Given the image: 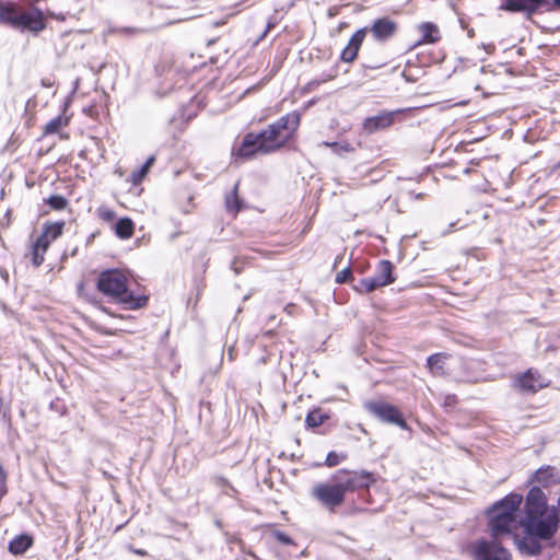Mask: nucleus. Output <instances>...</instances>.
<instances>
[{
  "mask_svg": "<svg viewBox=\"0 0 560 560\" xmlns=\"http://www.w3.org/2000/svg\"><path fill=\"white\" fill-rule=\"evenodd\" d=\"M365 30L361 28L352 35L348 46L341 52V59L343 61L352 62L357 58L359 48L365 37Z\"/></svg>",
  "mask_w": 560,
  "mask_h": 560,
  "instance_id": "16",
  "label": "nucleus"
},
{
  "mask_svg": "<svg viewBox=\"0 0 560 560\" xmlns=\"http://www.w3.org/2000/svg\"><path fill=\"white\" fill-rule=\"evenodd\" d=\"M525 516L545 515L547 511V501L545 493L537 487H533L526 498Z\"/></svg>",
  "mask_w": 560,
  "mask_h": 560,
  "instance_id": "12",
  "label": "nucleus"
},
{
  "mask_svg": "<svg viewBox=\"0 0 560 560\" xmlns=\"http://www.w3.org/2000/svg\"><path fill=\"white\" fill-rule=\"evenodd\" d=\"M558 506H559V511H560V497H559V500H558Z\"/></svg>",
  "mask_w": 560,
  "mask_h": 560,
  "instance_id": "45",
  "label": "nucleus"
},
{
  "mask_svg": "<svg viewBox=\"0 0 560 560\" xmlns=\"http://www.w3.org/2000/svg\"><path fill=\"white\" fill-rule=\"evenodd\" d=\"M556 7L560 9V0H550V10Z\"/></svg>",
  "mask_w": 560,
  "mask_h": 560,
  "instance_id": "39",
  "label": "nucleus"
},
{
  "mask_svg": "<svg viewBox=\"0 0 560 560\" xmlns=\"http://www.w3.org/2000/svg\"><path fill=\"white\" fill-rule=\"evenodd\" d=\"M97 288L102 293L124 304L127 310L141 308L148 301L147 296H135L128 290V277L117 269L103 271L98 277Z\"/></svg>",
  "mask_w": 560,
  "mask_h": 560,
  "instance_id": "3",
  "label": "nucleus"
},
{
  "mask_svg": "<svg viewBox=\"0 0 560 560\" xmlns=\"http://www.w3.org/2000/svg\"><path fill=\"white\" fill-rule=\"evenodd\" d=\"M0 476L3 477V470L1 467H0Z\"/></svg>",
  "mask_w": 560,
  "mask_h": 560,
  "instance_id": "44",
  "label": "nucleus"
},
{
  "mask_svg": "<svg viewBox=\"0 0 560 560\" xmlns=\"http://www.w3.org/2000/svg\"><path fill=\"white\" fill-rule=\"evenodd\" d=\"M539 539L534 535L525 534L523 538H516L515 544L522 555L536 556L541 551Z\"/></svg>",
  "mask_w": 560,
  "mask_h": 560,
  "instance_id": "14",
  "label": "nucleus"
},
{
  "mask_svg": "<svg viewBox=\"0 0 560 560\" xmlns=\"http://www.w3.org/2000/svg\"><path fill=\"white\" fill-rule=\"evenodd\" d=\"M441 38L439 27L430 22L422 23V45L436 43Z\"/></svg>",
  "mask_w": 560,
  "mask_h": 560,
  "instance_id": "21",
  "label": "nucleus"
},
{
  "mask_svg": "<svg viewBox=\"0 0 560 560\" xmlns=\"http://www.w3.org/2000/svg\"><path fill=\"white\" fill-rule=\"evenodd\" d=\"M520 524L525 534L534 535L540 539H549L557 532L558 516L556 512L545 515L525 516Z\"/></svg>",
  "mask_w": 560,
  "mask_h": 560,
  "instance_id": "6",
  "label": "nucleus"
},
{
  "mask_svg": "<svg viewBox=\"0 0 560 560\" xmlns=\"http://www.w3.org/2000/svg\"><path fill=\"white\" fill-rule=\"evenodd\" d=\"M523 501L522 495L512 493L501 501L497 502L489 511L490 516L498 517H516L520 505Z\"/></svg>",
  "mask_w": 560,
  "mask_h": 560,
  "instance_id": "9",
  "label": "nucleus"
},
{
  "mask_svg": "<svg viewBox=\"0 0 560 560\" xmlns=\"http://www.w3.org/2000/svg\"><path fill=\"white\" fill-rule=\"evenodd\" d=\"M392 273L393 265L388 260H382L374 276L380 279L381 284L387 285L394 281Z\"/></svg>",
  "mask_w": 560,
  "mask_h": 560,
  "instance_id": "22",
  "label": "nucleus"
},
{
  "mask_svg": "<svg viewBox=\"0 0 560 560\" xmlns=\"http://www.w3.org/2000/svg\"><path fill=\"white\" fill-rule=\"evenodd\" d=\"M291 305L285 306V311L291 312Z\"/></svg>",
  "mask_w": 560,
  "mask_h": 560,
  "instance_id": "41",
  "label": "nucleus"
},
{
  "mask_svg": "<svg viewBox=\"0 0 560 560\" xmlns=\"http://www.w3.org/2000/svg\"><path fill=\"white\" fill-rule=\"evenodd\" d=\"M276 537L282 544L289 545L292 542L291 538L284 533L278 532L276 534Z\"/></svg>",
  "mask_w": 560,
  "mask_h": 560,
  "instance_id": "36",
  "label": "nucleus"
},
{
  "mask_svg": "<svg viewBox=\"0 0 560 560\" xmlns=\"http://www.w3.org/2000/svg\"><path fill=\"white\" fill-rule=\"evenodd\" d=\"M63 226L65 222L45 224L43 233L37 237V240L49 247L50 244L62 234Z\"/></svg>",
  "mask_w": 560,
  "mask_h": 560,
  "instance_id": "17",
  "label": "nucleus"
},
{
  "mask_svg": "<svg viewBox=\"0 0 560 560\" xmlns=\"http://www.w3.org/2000/svg\"><path fill=\"white\" fill-rule=\"evenodd\" d=\"M225 207L226 210L233 213H236L241 209V201L237 197V184L234 186L233 191L231 195H228L225 197Z\"/></svg>",
  "mask_w": 560,
  "mask_h": 560,
  "instance_id": "27",
  "label": "nucleus"
},
{
  "mask_svg": "<svg viewBox=\"0 0 560 560\" xmlns=\"http://www.w3.org/2000/svg\"><path fill=\"white\" fill-rule=\"evenodd\" d=\"M291 305L285 306V311L291 312Z\"/></svg>",
  "mask_w": 560,
  "mask_h": 560,
  "instance_id": "42",
  "label": "nucleus"
},
{
  "mask_svg": "<svg viewBox=\"0 0 560 560\" xmlns=\"http://www.w3.org/2000/svg\"><path fill=\"white\" fill-rule=\"evenodd\" d=\"M323 145L331 148L335 152H339L340 150L349 152V151L353 150V148L348 143L339 144L338 142H326L325 141V142H323Z\"/></svg>",
  "mask_w": 560,
  "mask_h": 560,
  "instance_id": "32",
  "label": "nucleus"
},
{
  "mask_svg": "<svg viewBox=\"0 0 560 560\" xmlns=\"http://www.w3.org/2000/svg\"><path fill=\"white\" fill-rule=\"evenodd\" d=\"M396 31V25L387 19H380L373 24L371 32L376 39H387Z\"/></svg>",
  "mask_w": 560,
  "mask_h": 560,
  "instance_id": "18",
  "label": "nucleus"
},
{
  "mask_svg": "<svg viewBox=\"0 0 560 560\" xmlns=\"http://www.w3.org/2000/svg\"><path fill=\"white\" fill-rule=\"evenodd\" d=\"M534 481L539 486L547 488L560 482V474L555 467H541L535 472Z\"/></svg>",
  "mask_w": 560,
  "mask_h": 560,
  "instance_id": "15",
  "label": "nucleus"
},
{
  "mask_svg": "<svg viewBox=\"0 0 560 560\" xmlns=\"http://www.w3.org/2000/svg\"><path fill=\"white\" fill-rule=\"evenodd\" d=\"M478 73H482L483 72V68H480L477 70Z\"/></svg>",
  "mask_w": 560,
  "mask_h": 560,
  "instance_id": "43",
  "label": "nucleus"
},
{
  "mask_svg": "<svg viewBox=\"0 0 560 560\" xmlns=\"http://www.w3.org/2000/svg\"><path fill=\"white\" fill-rule=\"evenodd\" d=\"M501 9L532 15L541 9L550 10V0H503Z\"/></svg>",
  "mask_w": 560,
  "mask_h": 560,
  "instance_id": "8",
  "label": "nucleus"
},
{
  "mask_svg": "<svg viewBox=\"0 0 560 560\" xmlns=\"http://www.w3.org/2000/svg\"><path fill=\"white\" fill-rule=\"evenodd\" d=\"M48 248L47 245L36 240L31 244L28 253L25 254V258H30L33 266L38 268L44 262L45 254Z\"/></svg>",
  "mask_w": 560,
  "mask_h": 560,
  "instance_id": "19",
  "label": "nucleus"
},
{
  "mask_svg": "<svg viewBox=\"0 0 560 560\" xmlns=\"http://www.w3.org/2000/svg\"><path fill=\"white\" fill-rule=\"evenodd\" d=\"M154 161H155V158L153 155L150 156L139 171H136L131 174L132 184L138 185L141 183V180L148 174L150 167L153 165Z\"/></svg>",
  "mask_w": 560,
  "mask_h": 560,
  "instance_id": "26",
  "label": "nucleus"
},
{
  "mask_svg": "<svg viewBox=\"0 0 560 560\" xmlns=\"http://www.w3.org/2000/svg\"><path fill=\"white\" fill-rule=\"evenodd\" d=\"M0 24L15 30H27L35 34L46 27L44 14L39 9L21 10L12 1H0Z\"/></svg>",
  "mask_w": 560,
  "mask_h": 560,
  "instance_id": "4",
  "label": "nucleus"
},
{
  "mask_svg": "<svg viewBox=\"0 0 560 560\" xmlns=\"http://www.w3.org/2000/svg\"><path fill=\"white\" fill-rule=\"evenodd\" d=\"M368 284H369V282H368V280H366V278H365V279H362V280L360 281L359 285H358V287H355V289H357L359 292H361V293H369V292H371V290H368Z\"/></svg>",
  "mask_w": 560,
  "mask_h": 560,
  "instance_id": "35",
  "label": "nucleus"
},
{
  "mask_svg": "<svg viewBox=\"0 0 560 560\" xmlns=\"http://www.w3.org/2000/svg\"><path fill=\"white\" fill-rule=\"evenodd\" d=\"M32 545V539L26 535L15 537L9 545V551L13 555L24 553Z\"/></svg>",
  "mask_w": 560,
  "mask_h": 560,
  "instance_id": "23",
  "label": "nucleus"
},
{
  "mask_svg": "<svg viewBox=\"0 0 560 560\" xmlns=\"http://www.w3.org/2000/svg\"><path fill=\"white\" fill-rule=\"evenodd\" d=\"M366 280L369 282L368 290H371V292L377 288L384 287V284H381L380 279H377L375 276H373L371 278H366Z\"/></svg>",
  "mask_w": 560,
  "mask_h": 560,
  "instance_id": "34",
  "label": "nucleus"
},
{
  "mask_svg": "<svg viewBox=\"0 0 560 560\" xmlns=\"http://www.w3.org/2000/svg\"><path fill=\"white\" fill-rule=\"evenodd\" d=\"M448 357L445 353H435L428 358L427 365L433 375H443L446 372V361Z\"/></svg>",
  "mask_w": 560,
  "mask_h": 560,
  "instance_id": "20",
  "label": "nucleus"
},
{
  "mask_svg": "<svg viewBox=\"0 0 560 560\" xmlns=\"http://www.w3.org/2000/svg\"><path fill=\"white\" fill-rule=\"evenodd\" d=\"M456 400H457V399H456V396H455V395H447V396L445 397L444 405H445L446 407H452V406H454V405L456 404Z\"/></svg>",
  "mask_w": 560,
  "mask_h": 560,
  "instance_id": "37",
  "label": "nucleus"
},
{
  "mask_svg": "<svg viewBox=\"0 0 560 560\" xmlns=\"http://www.w3.org/2000/svg\"><path fill=\"white\" fill-rule=\"evenodd\" d=\"M115 231L119 238H130L133 234V223L128 218L119 219L115 225Z\"/></svg>",
  "mask_w": 560,
  "mask_h": 560,
  "instance_id": "24",
  "label": "nucleus"
},
{
  "mask_svg": "<svg viewBox=\"0 0 560 560\" xmlns=\"http://www.w3.org/2000/svg\"><path fill=\"white\" fill-rule=\"evenodd\" d=\"M328 417L319 410H313L306 416L305 422L310 428L319 427Z\"/></svg>",
  "mask_w": 560,
  "mask_h": 560,
  "instance_id": "28",
  "label": "nucleus"
},
{
  "mask_svg": "<svg viewBox=\"0 0 560 560\" xmlns=\"http://www.w3.org/2000/svg\"><path fill=\"white\" fill-rule=\"evenodd\" d=\"M300 122V114L292 112L270 124L258 135L248 133L238 148L236 155L248 159L255 153L267 154L281 149L293 137Z\"/></svg>",
  "mask_w": 560,
  "mask_h": 560,
  "instance_id": "1",
  "label": "nucleus"
},
{
  "mask_svg": "<svg viewBox=\"0 0 560 560\" xmlns=\"http://www.w3.org/2000/svg\"><path fill=\"white\" fill-rule=\"evenodd\" d=\"M48 205L56 210L65 209L67 206V200L62 196H51L48 199Z\"/></svg>",
  "mask_w": 560,
  "mask_h": 560,
  "instance_id": "30",
  "label": "nucleus"
},
{
  "mask_svg": "<svg viewBox=\"0 0 560 560\" xmlns=\"http://www.w3.org/2000/svg\"><path fill=\"white\" fill-rule=\"evenodd\" d=\"M513 386L521 393L527 394L538 392L542 387L547 386V383H545V380L540 374L529 369L514 378Z\"/></svg>",
  "mask_w": 560,
  "mask_h": 560,
  "instance_id": "11",
  "label": "nucleus"
},
{
  "mask_svg": "<svg viewBox=\"0 0 560 560\" xmlns=\"http://www.w3.org/2000/svg\"><path fill=\"white\" fill-rule=\"evenodd\" d=\"M69 124V119L61 115L48 121L44 128L46 135L57 133Z\"/></svg>",
  "mask_w": 560,
  "mask_h": 560,
  "instance_id": "25",
  "label": "nucleus"
},
{
  "mask_svg": "<svg viewBox=\"0 0 560 560\" xmlns=\"http://www.w3.org/2000/svg\"><path fill=\"white\" fill-rule=\"evenodd\" d=\"M402 109L382 112L376 116L368 117L364 119L362 127L366 133H374L390 127L397 116L402 114Z\"/></svg>",
  "mask_w": 560,
  "mask_h": 560,
  "instance_id": "10",
  "label": "nucleus"
},
{
  "mask_svg": "<svg viewBox=\"0 0 560 560\" xmlns=\"http://www.w3.org/2000/svg\"><path fill=\"white\" fill-rule=\"evenodd\" d=\"M474 89H475L476 91L480 90V85H479V83H476V84L474 85Z\"/></svg>",
  "mask_w": 560,
  "mask_h": 560,
  "instance_id": "40",
  "label": "nucleus"
},
{
  "mask_svg": "<svg viewBox=\"0 0 560 560\" xmlns=\"http://www.w3.org/2000/svg\"><path fill=\"white\" fill-rule=\"evenodd\" d=\"M465 551L472 560H511L510 551L504 548L500 539L478 538L468 542Z\"/></svg>",
  "mask_w": 560,
  "mask_h": 560,
  "instance_id": "5",
  "label": "nucleus"
},
{
  "mask_svg": "<svg viewBox=\"0 0 560 560\" xmlns=\"http://www.w3.org/2000/svg\"><path fill=\"white\" fill-rule=\"evenodd\" d=\"M369 481L370 475L366 472L349 474L347 471H339L332 482L316 485L312 490V494L323 505L334 510L343 503L347 491L366 487Z\"/></svg>",
  "mask_w": 560,
  "mask_h": 560,
  "instance_id": "2",
  "label": "nucleus"
},
{
  "mask_svg": "<svg viewBox=\"0 0 560 560\" xmlns=\"http://www.w3.org/2000/svg\"><path fill=\"white\" fill-rule=\"evenodd\" d=\"M366 408L371 413L385 422L398 424L402 428L406 425L398 409L385 401H369L366 402Z\"/></svg>",
  "mask_w": 560,
  "mask_h": 560,
  "instance_id": "7",
  "label": "nucleus"
},
{
  "mask_svg": "<svg viewBox=\"0 0 560 560\" xmlns=\"http://www.w3.org/2000/svg\"><path fill=\"white\" fill-rule=\"evenodd\" d=\"M345 458H346L345 455L337 454L336 452H329L326 457V464L329 467H334V466H337Z\"/></svg>",
  "mask_w": 560,
  "mask_h": 560,
  "instance_id": "31",
  "label": "nucleus"
},
{
  "mask_svg": "<svg viewBox=\"0 0 560 560\" xmlns=\"http://www.w3.org/2000/svg\"><path fill=\"white\" fill-rule=\"evenodd\" d=\"M417 72L418 68L415 63H411L410 61L407 62L405 70L402 72V75L406 78L409 82H416L417 81Z\"/></svg>",
  "mask_w": 560,
  "mask_h": 560,
  "instance_id": "29",
  "label": "nucleus"
},
{
  "mask_svg": "<svg viewBox=\"0 0 560 560\" xmlns=\"http://www.w3.org/2000/svg\"><path fill=\"white\" fill-rule=\"evenodd\" d=\"M443 58H444L443 52L439 51L438 54H435V55L433 56V58H432V60H431V61H432V62H440V61H442V60H443Z\"/></svg>",
  "mask_w": 560,
  "mask_h": 560,
  "instance_id": "38",
  "label": "nucleus"
},
{
  "mask_svg": "<svg viewBox=\"0 0 560 560\" xmlns=\"http://www.w3.org/2000/svg\"><path fill=\"white\" fill-rule=\"evenodd\" d=\"M488 528L492 538L500 539V537L510 534L517 528V521L516 517L490 516Z\"/></svg>",
  "mask_w": 560,
  "mask_h": 560,
  "instance_id": "13",
  "label": "nucleus"
},
{
  "mask_svg": "<svg viewBox=\"0 0 560 560\" xmlns=\"http://www.w3.org/2000/svg\"><path fill=\"white\" fill-rule=\"evenodd\" d=\"M352 276V272H351V269L350 268H345L342 270H340L337 275H336V282L337 283H345L347 282Z\"/></svg>",
  "mask_w": 560,
  "mask_h": 560,
  "instance_id": "33",
  "label": "nucleus"
}]
</instances>
